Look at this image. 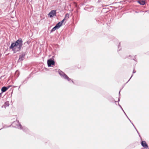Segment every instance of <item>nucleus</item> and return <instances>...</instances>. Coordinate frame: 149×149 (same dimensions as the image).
Here are the masks:
<instances>
[{"label": "nucleus", "instance_id": "21", "mask_svg": "<svg viewBox=\"0 0 149 149\" xmlns=\"http://www.w3.org/2000/svg\"><path fill=\"white\" fill-rule=\"evenodd\" d=\"M127 118H128V120H130V121L131 122V120L129 118L127 117Z\"/></svg>", "mask_w": 149, "mask_h": 149}, {"label": "nucleus", "instance_id": "34", "mask_svg": "<svg viewBox=\"0 0 149 149\" xmlns=\"http://www.w3.org/2000/svg\"><path fill=\"white\" fill-rule=\"evenodd\" d=\"M134 60L135 61V59H134Z\"/></svg>", "mask_w": 149, "mask_h": 149}, {"label": "nucleus", "instance_id": "37", "mask_svg": "<svg viewBox=\"0 0 149 149\" xmlns=\"http://www.w3.org/2000/svg\"><path fill=\"white\" fill-rule=\"evenodd\" d=\"M1 129H0V130H1Z\"/></svg>", "mask_w": 149, "mask_h": 149}, {"label": "nucleus", "instance_id": "22", "mask_svg": "<svg viewBox=\"0 0 149 149\" xmlns=\"http://www.w3.org/2000/svg\"><path fill=\"white\" fill-rule=\"evenodd\" d=\"M127 118H128V120H130V121L131 122V120L129 118L127 117Z\"/></svg>", "mask_w": 149, "mask_h": 149}, {"label": "nucleus", "instance_id": "4", "mask_svg": "<svg viewBox=\"0 0 149 149\" xmlns=\"http://www.w3.org/2000/svg\"><path fill=\"white\" fill-rule=\"evenodd\" d=\"M48 16L50 17H52L54 16H56V11L55 10H51L48 14Z\"/></svg>", "mask_w": 149, "mask_h": 149}, {"label": "nucleus", "instance_id": "25", "mask_svg": "<svg viewBox=\"0 0 149 149\" xmlns=\"http://www.w3.org/2000/svg\"><path fill=\"white\" fill-rule=\"evenodd\" d=\"M121 109L123 110V112H124V110H123V108L121 107Z\"/></svg>", "mask_w": 149, "mask_h": 149}, {"label": "nucleus", "instance_id": "3", "mask_svg": "<svg viewBox=\"0 0 149 149\" xmlns=\"http://www.w3.org/2000/svg\"><path fill=\"white\" fill-rule=\"evenodd\" d=\"M58 73L60 76L63 77L64 79H67L70 82L71 81L73 83H74V82L68 76L65 74L64 72H63L61 70H58Z\"/></svg>", "mask_w": 149, "mask_h": 149}, {"label": "nucleus", "instance_id": "12", "mask_svg": "<svg viewBox=\"0 0 149 149\" xmlns=\"http://www.w3.org/2000/svg\"><path fill=\"white\" fill-rule=\"evenodd\" d=\"M9 105V103L8 102H5L4 104V106H8Z\"/></svg>", "mask_w": 149, "mask_h": 149}, {"label": "nucleus", "instance_id": "1", "mask_svg": "<svg viewBox=\"0 0 149 149\" xmlns=\"http://www.w3.org/2000/svg\"><path fill=\"white\" fill-rule=\"evenodd\" d=\"M22 39L19 38L15 42L12 43L9 48L12 49L14 53H16L20 51L22 46Z\"/></svg>", "mask_w": 149, "mask_h": 149}, {"label": "nucleus", "instance_id": "2", "mask_svg": "<svg viewBox=\"0 0 149 149\" xmlns=\"http://www.w3.org/2000/svg\"><path fill=\"white\" fill-rule=\"evenodd\" d=\"M13 124L16 125V126H15V127L17 128L18 129L22 130L23 131L25 132H26L28 131V128L25 127H22L18 121L17 122H14Z\"/></svg>", "mask_w": 149, "mask_h": 149}, {"label": "nucleus", "instance_id": "9", "mask_svg": "<svg viewBox=\"0 0 149 149\" xmlns=\"http://www.w3.org/2000/svg\"><path fill=\"white\" fill-rule=\"evenodd\" d=\"M138 2L141 5H143L145 4V0H139L138 1Z\"/></svg>", "mask_w": 149, "mask_h": 149}, {"label": "nucleus", "instance_id": "24", "mask_svg": "<svg viewBox=\"0 0 149 149\" xmlns=\"http://www.w3.org/2000/svg\"><path fill=\"white\" fill-rule=\"evenodd\" d=\"M118 105L119 106V107H120V108H121V106L119 104V103H118Z\"/></svg>", "mask_w": 149, "mask_h": 149}, {"label": "nucleus", "instance_id": "36", "mask_svg": "<svg viewBox=\"0 0 149 149\" xmlns=\"http://www.w3.org/2000/svg\"><path fill=\"white\" fill-rule=\"evenodd\" d=\"M19 88H20V86H19Z\"/></svg>", "mask_w": 149, "mask_h": 149}, {"label": "nucleus", "instance_id": "11", "mask_svg": "<svg viewBox=\"0 0 149 149\" xmlns=\"http://www.w3.org/2000/svg\"><path fill=\"white\" fill-rule=\"evenodd\" d=\"M56 29H57L55 26L51 30L50 32L52 33L53 32V31H54Z\"/></svg>", "mask_w": 149, "mask_h": 149}, {"label": "nucleus", "instance_id": "19", "mask_svg": "<svg viewBox=\"0 0 149 149\" xmlns=\"http://www.w3.org/2000/svg\"><path fill=\"white\" fill-rule=\"evenodd\" d=\"M136 72V71H135V70H134L133 71V73H135V72Z\"/></svg>", "mask_w": 149, "mask_h": 149}, {"label": "nucleus", "instance_id": "13", "mask_svg": "<svg viewBox=\"0 0 149 149\" xmlns=\"http://www.w3.org/2000/svg\"><path fill=\"white\" fill-rule=\"evenodd\" d=\"M65 19L64 18L63 20H62L61 21L59 22H60V23H61V24L62 25V23L63 22L65 21Z\"/></svg>", "mask_w": 149, "mask_h": 149}, {"label": "nucleus", "instance_id": "20", "mask_svg": "<svg viewBox=\"0 0 149 149\" xmlns=\"http://www.w3.org/2000/svg\"><path fill=\"white\" fill-rule=\"evenodd\" d=\"M124 113H125V115H126V116L127 117V115H126V113H125V111L123 112Z\"/></svg>", "mask_w": 149, "mask_h": 149}, {"label": "nucleus", "instance_id": "30", "mask_svg": "<svg viewBox=\"0 0 149 149\" xmlns=\"http://www.w3.org/2000/svg\"><path fill=\"white\" fill-rule=\"evenodd\" d=\"M131 123L132 124V125H134L133 123Z\"/></svg>", "mask_w": 149, "mask_h": 149}, {"label": "nucleus", "instance_id": "16", "mask_svg": "<svg viewBox=\"0 0 149 149\" xmlns=\"http://www.w3.org/2000/svg\"><path fill=\"white\" fill-rule=\"evenodd\" d=\"M69 14H68V13H67L66 14V15H65V16H68V17H69Z\"/></svg>", "mask_w": 149, "mask_h": 149}, {"label": "nucleus", "instance_id": "31", "mask_svg": "<svg viewBox=\"0 0 149 149\" xmlns=\"http://www.w3.org/2000/svg\"><path fill=\"white\" fill-rule=\"evenodd\" d=\"M133 126L135 128V127L134 125H133Z\"/></svg>", "mask_w": 149, "mask_h": 149}, {"label": "nucleus", "instance_id": "33", "mask_svg": "<svg viewBox=\"0 0 149 149\" xmlns=\"http://www.w3.org/2000/svg\"><path fill=\"white\" fill-rule=\"evenodd\" d=\"M116 102V101H115V102Z\"/></svg>", "mask_w": 149, "mask_h": 149}, {"label": "nucleus", "instance_id": "8", "mask_svg": "<svg viewBox=\"0 0 149 149\" xmlns=\"http://www.w3.org/2000/svg\"><path fill=\"white\" fill-rule=\"evenodd\" d=\"M9 86L8 87L3 86L1 88V91L2 93H3L6 91L9 88Z\"/></svg>", "mask_w": 149, "mask_h": 149}, {"label": "nucleus", "instance_id": "7", "mask_svg": "<svg viewBox=\"0 0 149 149\" xmlns=\"http://www.w3.org/2000/svg\"><path fill=\"white\" fill-rule=\"evenodd\" d=\"M141 144L142 146L145 148H148V146L145 141H142Z\"/></svg>", "mask_w": 149, "mask_h": 149}, {"label": "nucleus", "instance_id": "10", "mask_svg": "<svg viewBox=\"0 0 149 149\" xmlns=\"http://www.w3.org/2000/svg\"><path fill=\"white\" fill-rule=\"evenodd\" d=\"M62 25L61 24V23L60 22H58L55 26L57 29H58Z\"/></svg>", "mask_w": 149, "mask_h": 149}, {"label": "nucleus", "instance_id": "14", "mask_svg": "<svg viewBox=\"0 0 149 149\" xmlns=\"http://www.w3.org/2000/svg\"><path fill=\"white\" fill-rule=\"evenodd\" d=\"M135 130H136V132H137L138 134H139V132L136 129V127H135Z\"/></svg>", "mask_w": 149, "mask_h": 149}, {"label": "nucleus", "instance_id": "29", "mask_svg": "<svg viewBox=\"0 0 149 149\" xmlns=\"http://www.w3.org/2000/svg\"><path fill=\"white\" fill-rule=\"evenodd\" d=\"M119 47H120V45H119L118 46V48H119Z\"/></svg>", "mask_w": 149, "mask_h": 149}, {"label": "nucleus", "instance_id": "32", "mask_svg": "<svg viewBox=\"0 0 149 149\" xmlns=\"http://www.w3.org/2000/svg\"><path fill=\"white\" fill-rule=\"evenodd\" d=\"M135 12H136V13H138V12H137V11H135Z\"/></svg>", "mask_w": 149, "mask_h": 149}, {"label": "nucleus", "instance_id": "27", "mask_svg": "<svg viewBox=\"0 0 149 149\" xmlns=\"http://www.w3.org/2000/svg\"><path fill=\"white\" fill-rule=\"evenodd\" d=\"M120 91H119V95H120Z\"/></svg>", "mask_w": 149, "mask_h": 149}, {"label": "nucleus", "instance_id": "18", "mask_svg": "<svg viewBox=\"0 0 149 149\" xmlns=\"http://www.w3.org/2000/svg\"><path fill=\"white\" fill-rule=\"evenodd\" d=\"M139 136L140 138V139H141V140L142 139V138H141V136H140V135L139 134Z\"/></svg>", "mask_w": 149, "mask_h": 149}, {"label": "nucleus", "instance_id": "5", "mask_svg": "<svg viewBox=\"0 0 149 149\" xmlns=\"http://www.w3.org/2000/svg\"><path fill=\"white\" fill-rule=\"evenodd\" d=\"M26 55L25 52H23L19 56V58L18 60V62L23 61L24 59V57Z\"/></svg>", "mask_w": 149, "mask_h": 149}, {"label": "nucleus", "instance_id": "17", "mask_svg": "<svg viewBox=\"0 0 149 149\" xmlns=\"http://www.w3.org/2000/svg\"><path fill=\"white\" fill-rule=\"evenodd\" d=\"M133 75V74L132 75V76H131V77H130V78L128 80V81H127V82H128L130 80V79L132 77Z\"/></svg>", "mask_w": 149, "mask_h": 149}, {"label": "nucleus", "instance_id": "6", "mask_svg": "<svg viewBox=\"0 0 149 149\" xmlns=\"http://www.w3.org/2000/svg\"><path fill=\"white\" fill-rule=\"evenodd\" d=\"M48 65L49 67L51 66L52 65H54L55 64V62L52 59L48 60L47 61Z\"/></svg>", "mask_w": 149, "mask_h": 149}, {"label": "nucleus", "instance_id": "28", "mask_svg": "<svg viewBox=\"0 0 149 149\" xmlns=\"http://www.w3.org/2000/svg\"><path fill=\"white\" fill-rule=\"evenodd\" d=\"M120 101V98H119L118 99V102Z\"/></svg>", "mask_w": 149, "mask_h": 149}, {"label": "nucleus", "instance_id": "26", "mask_svg": "<svg viewBox=\"0 0 149 149\" xmlns=\"http://www.w3.org/2000/svg\"><path fill=\"white\" fill-rule=\"evenodd\" d=\"M2 93H0V97H1V94H2Z\"/></svg>", "mask_w": 149, "mask_h": 149}, {"label": "nucleus", "instance_id": "23", "mask_svg": "<svg viewBox=\"0 0 149 149\" xmlns=\"http://www.w3.org/2000/svg\"><path fill=\"white\" fill-rule=\"evenodd\" d=\"M127 118H128V120H130V121L131 122V120L129 118L127 117Z\"/></svg>", "mask_w": 149, "mask_h": 149}, {"label": "nucleus", "instance_id": "35", "mask_svg": "<svg viewBox=\"0 0 149 149\" xmlns=\"http://www.w3.org/2000/svg\"><path fill=\"white\" fill-rule=\"evenodd\" d=\"M120 43H119V44L120 45Z\"/></svg>", "mask_w": 149, "mask_h": 149}, {"label": "nucleus", "instance_id": "15", "mask_svg": "<svg viewBox=\"0 0 149 149\" xmlns=\"http://www.w3.org/2000/svg\"><path fill=\"white\" fill-rule=\"evenodd\" d=\"M114 101V99L113 98H111V102H113Z\"/></svg>", "mask_w": 149, "mask_h": 149}]
</instances>
